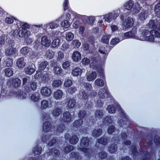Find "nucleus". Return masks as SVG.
Listing matches in <instances>:
<instances>
[{"mask_svg": "<svg viewBox=\"0 0 160 160\" xmlns=\"http://www.w3.org/2000/svg\"><path fill=\"white\" fill-rule=\"evenodd\" d=\"M62 84V82L60 80H56L54 81L52 83L53 87H58L61 86Z\"/></svg>", "mask_w": 160, "mask_h": 160, "instance_id": "nucleus-36", "label": "nucleus"}, {"mask_svg": "<svg viewBox=\"0 0 160 160\" xmlns=\"http://www.w3.org/2000/svg\"><path fill=\"white\" fill-rule=\"evenodd\" d=\"M41 150L42 149L41 147L37 146L34 148V152L35 154H39L41 153Z\"/></svg>", "mask_w": 160, "mask_h": 160, "instance_id": "nucleus-46", "label": "nucleus"}, {"mask_svg": "<svg viewBox=\"0 0 160 160\" xmlns=\"http://www.w3.org/2000/svg\"><path fill=\"white\" fill-rule=\"evenodd\" d=\"M95 83L96 85L101 87H102L104 84V82L102 80L99 79H96L95 82Z\"/></svg>", "mask_w": 160, "mask_h": 160, "instance_id": "nucleus-39", "label": "nucleus"}, {"mask_svg": "<svg viewBox=\"0 0 160 160\" xmlns=\"http://www.w3.org/2000/svg\"><path fill=\"white\" fill-rule=\"evenodd\" d=\"M50 123L49 122H45L43 125V128L44 131H47L50 130Z\"/></svg>", "mask_w": 160, "mask_h": 160, "instance_id": "nucleus-30", "label": "nucleus"}, {"mask_svg": "<svg viewBox=\"0 0 160 160\" xmlns=\"http://www.w3.org/2000/svg\"><path fill=\"white\" fill-rule=\"evenodd\" d=\"M99 156L101 158H104L107 157V155L105 152L102 151L99 153Z\"/></svg>", "mask_w": 160, "mask_h": 160, "instance_id": "nucleus-54", "label": "nucleus"}, {"mask_svg": "<svg viewBox=\"0 0 160 160\" xmlns=\"http://www.w3.org/2000/svg\"><path fill=\"white\" fill-rule=\"evenodd\" d=\"M154 11L158 15L159 14L160 11V3H158L154 7Z\"/></svg>", "mask_w": 160, "mask_h": 160, "instance_id": "nucleus-43", "label": "nucleus"}, {"mask_svg": "<svg viewBox=\"0 0 160 160\" xmlns=\"http://www.w3.org/2000/svg\"><path fill=\"white\" fill-rule=\"evenodd\" d=\"M119 12L118 11L109 12L102 16H97L99 19L98 23L100 25H103L107 26L106 23H110L113 22L118 16Z\"/></svg>", "mask_w": 160, "mask_h": 160, "instance_id": "nucleus-2", "label": "nucleus"}, {"mask_svg": "<svg viewBox=\"0 0 160 160\" xmlns=\"http://www.w3.org/2000/svg\"><path fill=\"white\" fill-rule=\"evenodd\" d=\"M82 20L84 23L92 25L95 21V17L92 16H85L83 17Z\"/></svg>", "mask_w": 160, "mask_h": 160, "instance_id": "nucleus-6", "label": "nucleus"}, {"mask_svg": "<svg viewBox=\"0 0 160 160\" xmlns=\"http://www.w3.org/2000/svg\"><path fill=\"white\" fill-rule=\"evenodd\" d=\"M62 92L60 90H58L54 92L53 96L55 99L59 100L62 98Z\"/></svg>", "mask_w": 160, "mask_h": 160, "instance_id": "nucleus-17", "label": "nucleus"}, {"mask_svg": "<svg viewBox=\"0 0 160 160\" xmlns=\"http://www.w3.org/2000/svg\"><path fill=\"white\" fill-rule=\"evenodd\" d=\"M47 65V62L46 61L40 62L39 63L38 69L40 70H43L46 68Z\"/></svg>", "mask_w": 160, "mask_h": 160, "instance_id": "nucleus-25", "label": "nucleus"}, {"mask_svg": "<svg viewBox=\"0 0 160 160\" xmlns=\"http://www.w3.org/2000/svg\"><path fill=\"white\" fill-rule=\"evenodd\" d=\"M75 88L74 87H72L68 88L67 90V92L69 93H72L75 91Z\"/></svg>", "mask_w": 160, "mask_h": 160, "instance_id": "nucleus-62", "label": "nucleus"}, {"mask_svg": "<svg viewBox=\"0 0 160 160\" xmlns=\"http://www.w3.org/2000/svg\"><path fill=\"white\" fill-rule=\"evenodd\" d=\"M75 101L74 99L70 100L68 103V105L69 108H72L74 106Z\"/></svg>", "mask_w": 160, "mask_h": 160, "instance_id": "nucleus-37", "label": "nucleus"}, {"mask_svg": "<svg viewBox=\"0 0 160 160\" xmlns=\"http://www.w3.org/2000/svg\"><path fill=\"white\" fill-rule=\"evenodd\" d=\"M37 82L35 81H31L30 82V87L33 90H35L37 88Z\"/></svg>", "mask_w": 160, "mask_h": 160, "instance_id": "nucleus-47", "label": "nucleus"}, {"mask_svg": "<svg viewBox=\"0 0 160 160\" xmlns=\"http://www.w3.org/2000/svg\"><path fill=\"white\" fill-rule=\"evenodd\" d=\"M99 143L102 144H105L107 143V140L106 138H102L98 140Z\"/></svg>", "mask_w": 160, "mask_h": 160, "instance_id": "nucleus-58", "label": "nucleus"}, {"mask_svg": "<svg viewBox=\"0 0 160 160\" xmlns=\"http://www.w3.org/2000/svg\"><path fill=\"white\" fill-rule=\"evenodd\" d=\"M5 22L8 24H11L13 22V19L12 17H7L6 18Z\"/></svg>", "mask_w": 160, "mask_h": 160, "instance_id": "nucleus-51", "label": "nucleus"}, {"mask_svg": "<svg viewBox=\"0 0 160 160\" xmlns=\"http://www.w3.org/2000/svg\"><path fill=\"white\" fill-rule=\"evenodd\" d=\"M31 99L34 102L38 101L40 98V95L38 93H35L32 94L31 96Z\"/></svg>", "mask_w": 160, "mask_h": 160, "instance_id": "nucleus-26", "label": "nucleus"}, {"mask_svg": "<svg viewBox=\"0 0 160 160\" xmlns=\"http://www.w3.org/2000/svg\"><path fill=\"white\" fill-rule=\"evenodd\" d=\"M72 82L71 80L67 79L64 82V84L65 86L67 87H69L72 84Z\"/></svg>", "mask_w": 160, "mask_h": 160, "instance_id": "nucleus-41", "label": "nucleus"}, {"mask_svg": "<svg viewBox=\"0 0 160 160\" xmlns=\"http://www.w3.org/2000/svg\"><path fill=\"white\" fill-rule=\"evenodd\" d=\"M88 138H82L81 141V145L82 148H80V150L85 153L88 152V149L87 148H84V147H87L88 145Z\"/></svg>", "mask_w": 160, "mask_h": 160, "instance_id": "nucleus-5", "label": "nucleus"}, {"mask_svg": "<svg viewBox=\"0 0 160 160\" xmlns=\"http://www.w3.org/2000/svg\"><path fill=\"white\" fill-rule=\"evenodd\" d=\"M111 28L112 31L113 32H114L118 31V28L117 26L113 24L111 26Z\"/></svg>", "mask_w": 160, "mask_h": 160, "instance_id": "nucleus-53", "label": "nucleus"}, {"mask_svg": "<svg viewBox=\"0 0 160 160\" xmlns=\"http://www.w3.org/2000/svg\"><path fill=\"white\" fill-rule=\"evenodd\" d=\"M78 141V139L76 136L72 137L70 140V142L72 144H76Z\"/></svg>", "mask_w": 160, "mask_h": 160, "instance_id": "nucleus-45", "label": "nucleus"}, {"mask_svg": "<svg viewBox=\"0 0 160 160\" xmlns=\"http://www.w3.org/2000/svg\"><path fill=\"white\" fill-rule=\"evenodd\" d=\"M4 72L5 74L8 77L12 76L13 74V71L11 68H7L6 69Z\"/></svg>", "mask_w": 160, "mask_h": 160, "instance_id": "nucleus-28", "label": "nucleus"}, {"mask_svg": "<svg viewBox=\"0 0 160 160\" xmlns=\"http://www.w3.org/2000/svg\"><path fill=\"white\" fill-rule=\"evenodd\" d=\"M18 32L17 30H15L13 32V35H17L18 34L19 37H23L25 39L28 38L31 35L30 31L27 29H21Z\"/></svg>", "mask_w": 160, "mask_h": 160, "instance_id": "nucleus-3", "label": "nucleus"}, {"mask_svg": "<svg viewBox=\"0 0 160 160\" xmlns=\"http://www.w3.org/2000/svg\"><path fill=\"white\" fill-rule=\"evenodd\" d=\"M75 14V12L72 11H70L66 14V18L68 19H70V16L72 15L73 16V15H74Z\"/></svg>", "mask_w": 160, "mask_h": 160, "instance_id": "nucleus-49", "label": "nucleus"}, {"mask_svg": "<svg viewBox=\"0 0 160 160\" xmlns=\"http://www.w3.org/2000/svg\"><path fill=\"white\" fill-rule=\"evenodd\" d=\"M109 150L110 153H113L117 150V147L115 145H112L109 148Z\"/></svg>", "mask_w": 160, "mask_h": 160, "instance_id": "nucleus-40", "label": "nucleus"}, {"mask_svg": "<svg viewBox=\"0 0 160 160\" xmlns=\"http://www.w3.org/2000/svg\"><path fill=\"white\" fill-rule=\"evenodd\" d=\"M62 27L64 28H68L71 25L70 22L67 20H63L61 24Z\"/></svg>", "mask_w": 160, "mask_h": 160, "instance_id": "nucleus-24", "label": "nucleus"}, {"mask_svg": "<svg viewBox=\"0 0 160 160\" xmlns=\"http://www.w3.org/2000/svg\"><path fill=\"white\" fill-rule=\"evenodd\" d=\"M82 72V70L81 68H76L72 70V74L74 76H78V75H80Z\"/></svg>", "mask_w": 160, "mask_h": 160, "instance_id": "nucleus-20", "label": "nucleus"}, {"mask_svg": "<svg viewBox=\"0 0 160 160\" xmlns=\"http://www.w3.org/2000/svg\"><path fill=\"white\" fill-rule=\"evenodd\" d=\"M107 110L108 112L111 113H113L115 112V110L113 105H110L107 108Z\"/></svg>", "mask_w": 160, "mask_h": 160, "instance_id": "nucleus-44", "label": "nucleus"}, {"mask_svg": "<svg viewBox=\"0 0 160 160\" xmlns=\"http://www.w3.org/2000/svg\"><path fill=\"white\" fill-rule=\"evenodd\" d=\"M80 25V23L78 21H75L72 25L73 27L75 28H77Z\"/></svg>", "mask_w": 160, "mask_h": 160, "instance_id": "nucleus-61", "label": "nucleus"}, {"mask_svg": "<svg viewBox=\"0 0 160 160\" xmlns=\"http://www.w3.org/2000/svg\"><path fill=\"white\" fill-rule=\"evenodd\" d=\"M8 44L10 48L7 50L6 51V53L7 55H12L13 54L17 53V51L16 49L12 48V47L14 45V43L13 41L12 40H10L8 42Z\"/></svg>", "mask_w": 160, "mask_h": 160, "instance_id": "nucleus-4", "label": "nucleus"}, {"mask_svg": "<svg viewBox=\"0 0 160 160\" xmlns=\"http://www.w3.org/2000/svg\"><path fill=\"white\" fill-rule=\"evenodd\" d=\"M95 114L96 117H97L98 118H101L103 116L102 112L100 110H98L96 112Z\"/></svg>", "mask_w": 160, "mask_h": 160, "instance_id": "nucleus-59", "label": "nucleus"}, {"mask_svg": "<svg viewBox=\"0 0 160 160\" xmlns=\"http://www.w3.org/2000/svg\"><path fill=\"white\" fill-rule=\"evenodd\" d=\"M149 25L150 28L153 29L149 32L144 28H142L140 29L138 35L137 36L136 35V31L135 30L130 32L129 33L131 34H129L130 37L142 41H154V36L158 38L160 37V34L157 31H160V22L156 19H152L149 22Z\"/></svg>", "mask_w": 160, "mask_h": 160, "instance_id": "nucleus-1", "label": "nucleus"}, {"mask_svg": "<svg viewBox=\"0 0 160 160\" xmlns=\"http://www.w3.org/2000/svg\"><path fill=\"white\" fill-rule=\"evenodd\" d=\"M73 149V146L72 145H70L66 147L64 150V152L65 153H68Z\"/></svg>", "mask_w": 160, "mask_h": 160, "instance_id": "nucleus-48", "label": "nucleus"}, {"mask_svg": "<svg viewBox=\"0 0 160 160\" xmlns=\"http://www.w3.org/2000/svg\"><path fill=\"white\" fill-rule=\"evenodd\" d=\"M60 42V40L58 38L54 39L52 43V46L53 48H57L59 46Z\"/></svg>", "mask_w": 160, "mask_h": 160, "instance_id": "nucleus-23", "label": "nucleus"}, {"mask_svg": "<svg viewBox=\"0 0 160 160\" xmlns=\"http://www.w3.org/2000/svg\"><path fill=\"white\" fill-rule=\"evenodd\" d=\"M74 37V34L72 33L69 32L66 35V39L68 41H71L73 39Z\"/></svg>", "mask_w": 160, "mask_h": 160, "instance_id": "nucleus-31", "label": "nucleus"}, {"mask_svg": "<svg viewBox=\"0 0 160 160\" xmlns=\"http://www.w3.org/2000/svg\"><path fill=\"white\" fill-rule=\"evenodd\" d=\"M109 95V92L106 88H103V90L100 91L98 93V95L100 98H103L105 96V95Z\"/></svg>", "mask_w": 160, "mask_h": 160, "instance_id": "nucleus-21", "label": "nucleus"}, {"mask_svg": "<svg viewBox=\"0 0 160 160\" xmlns=\"http://www.w3.org/2000/svg\"><path fill=\"white\" fill-rule=\"evenodd\" d=\"M63 17H64L63 16H62L59 18L58 20H56L53 22L49 23V28H48L52 29L58 28V26H59V22H58V20H62L63 19Z\"/></svg>", "mask_w": 160, "mask_h": 160, "instance_id": "nucleus-10", "label": "nucleus"}, {"mask_svg": "<svg viewBox=\"0 0 160 160\" xmlns=\"http://www.w3.org/2000/svg\"><path fill=\"white\" fill-rule=\"evenodd\" d=\"M32 49L28 47H24L21 49L20 52L23 55H28V53L31 54Z\"/></svg>", "mask_w": 160, "mask_h": 160, "instance_id": "nucleus-18", "label": "nucleus"}, {"mask_svg": "<svg viewBox=\"0 0 160 160\" xmlns=\"http://www.w3.org/2000/svg\"><path fill=\"white\" fill-rule=\"evenodd\" d=\"M51 89L47 87L42 88L41 90V94L42 96L46 97L50 96L51 94Z\"/></svg>", "mask_w": 160, "mask_h": 160, "instance_id": "nucleus-9", "label": "nucleus"}, {"mask_svg": "<svg viewBox=\"0 0 160 160\" xmlns=\"http://www.w3.org/2000/svg\"><path fill=\"white\" fill-rule=\"evenodd\" d=\"M9 82L12 83V85L15 87H18L21 85V80L18 78H16L14 79H9Z\"/></svg>", "mask_w": 160, "mask_h": 160, "instance_id": "nucleus-12", "label": "nucleus"}, {"mask_svg": "<svg viewBox=\"0 0 160 160\" xmlns=\"http://www.w3.org/2000/svg\"><path fill=\"white\" fill-rule=\"evenodd\" d=\"M134 21L132 18H128L123 23V25L124 26L123 28H131L133 25Z\"/></svg>", "mask_w": 160, "mask_h": 160, "instance_id": "nucleus-8", "label": "nucleus"}, {"mask_svg": "<svg viewBox=\"0 0 160 160\" xmlns=\"http://www.w3.org/2000/svg\"><path fill=\"white\" fill-rule=\"evenodd\" d=\"M51 43V40L47 36H44L42 38L41 44L42 46L46 47H48L50 45Z\"/></svg>", "mask_w": 160, "mask_h": 160, "instance_id": "nucleus-7", "label": "nucleus"}, {"mask_svg": "<svg viewBox=\"0 0 160 160\" xmlns=\"http://www.w3.org/2000/svg\"><path fill=\"white\" fill-rule=\"evenodd\" d=\"M90 62V60L87 58H84L82 61V63L84 65H88Z\"/></svg>", "mask_w": 160, "mask_h": 160, "instance_id": "nucleus-52", "label": "nucleus"}, {"mask_svg": "<svg viewBox=\"0 0 160 160\" xmlns=\"http://www.w3.org/2000/svg\"><path fill=\"white\" fill-rule=\"evenodd\" d=\"M97 69L98 72L100 74V75L101 76H103V71L102 68L101 67H98Z\"/></svg>", "mask_w": 160, "mask_h": 160, "instance_id": "nucleus-64", "label": "nucleus"}, {"mask_svg": "<svg viewBox=\"0 0 160 160\" xmlns=\"http://www.w3.org/2000/svg\"><path fill=\"white\" fill-rule=\"evenodd\" d=\"M69 66L70 63L68 61H66L62 64V67L63 69L68 68Z\"/></svg>", "mask_w": 160, "mask_h": 160, "instance_id": "nucleus-55", "label": "nucleus"}, {"mask_svg": "<svg viewBox=\"0 0 160 160\" xmlns=\"http://www.w3.org/2000/svg\"><path fill=\"white\" fill-rule=\"evenodd\" d=\"M97 75L95 72L89 73L87 75V79L88 81H92L96 77Z\"/></svg>", "mask_w": 160, "mask_h": 160, "instance_id": "nucleus-22", "label": "nucleus"}, {"mask_svg": "<svg viewBox=\"0 0 160 160\" xmlns=\"http://www.w3.org/2000/svg\"><path fill=\"white\" fill-rule=\"evenodd\" d=\"M26 64V62L24 61L23 58L19 59L17 62V65L19 68H22Z\"/></svg>", "mask_w": 160, "mask_h": 160, "instance_id": "nucleus-16", "label": "nucleus"}, {"mask_svg": "<svg viewBox=\"0 0 160 160\" xmlns=\"http://www.w3.org/2000/svg\"><path fill=\"white\" fill-rule=\"evenodd\" d=\"M82 122V121L81 119H79L78 120H77L74 122V125L75 126H78L81 125Z\"/></svg>", "mask_w": 160, "mask_h": 160, "instance_id": "nucleus-57", "label": "nucleus"}, {"mask_svg": "<svg viewBox=\"0 0 160 160\" xmlns=\"http://www.w3.org/2000/svg\"><path fill=\"white\" fill-rule=\"evenodd\" d=\"M61 113V110L58 108H55L52 112L53 115L55 117L58 116Z\"/></svg>", "mask_w": 160, "mask_h": 160, "instance_id": "nucleus-32", "label": "nucleus"}, {"mask_svg": "<svg viewBox=\"0 0 160 160\" xmlns=\"http://www.w3.org/2000/svg\"><path fill=\"white\" fill-rule=\"evenodd\" d=\"M53 71L55 74H58L62 72V69L60 67L58 66L57 65H56V66L53 69Z\"/></svg>", "mask_w": 160, "mask_h": 160, "instance_id": "nucleus-38", "label": "nucleus"}, {"mask_svg": "<svg viewBox=\"0 0 160 160\" xmlns=\"http://www.w3.org/2000/svg\"><path fill=\"white\" fill-rule=\"evenodd\" d=\"M19 97L21 99H24L26 98V93L23 92H20L19 93Z\"/></svg>", "mask_w": 160, "mask_h": 160, "instance_id": "nucleus-63", "label": "nucleus"}, {"mask_svg": "<svg viewBox=\"0 0 160 160\" xmlns=\"http://www.w3.org/2000/svg\"><path fill=\"white\" fill-rule=\"evenodd\" d=\"M41 108L43 109L47 108L48 106V101L45 100L42 101L41 102Z\"/></svg>", "mask_w": 160, "mask_h": 160, "instance_id": "nucleus-29", "label": "nucleus"}, {"mask_svg": "<svg viewBox=\"0 0 160 160\" xmlns=\"http://www.w3.org/2000/svg\"><path fill=\"white\" fill-rule=\"evenodd\" d=\"M133 5V2L130 0L126 2L124 4V8L128 10H131Z\"/></svg>", "mask_w": 160, "mask_h": 160, "instance_id": "nucleus-19", "label": "nucleus"}, {"mask_svg": "<svg viewBox=\"0 0 160 160\" xmlns=\"http://www.w3.org/2000/svg\"><path fill=\"white\" fill-rule=\"evenodd\" d=\"M63 120L66 122H69L72 120L71 115L69 112H65L63 114Z\"/></svg>", "mask_w": 160, "mask_h": 160, "instance_id": "nucleus-14", "label": "nucleus"}, {"mask_svg": "<svg viewBox=\"0 0 160 160\" xmlns=\"http://www.w3.org/2000/svg\"><path fill=\"white\" fill-rule=\"evenodd\" d=\"M45 55L49 58L51 59L54 56V52L51 50L47 51L46 52Z\"/></svg>", "mask_w": 160, "mask_h": 160, "instance_id": "nucleus-35", "label": "nucleus"}, {"mask_svg": "<svg viewBox=\"0 0 160 160\" xmlns=\"http://www.w3.org/2000/svg\"><path fill=\"white\" fill-rule=\"evenodd\" d=\"M148 12L147 10H142L138 15V19L141 21L145 20L147 18Z\"/></svg>", "mask_w": 160, "mask_h": 160, "instance_id": "nucleus-11", "label": "nucleus"}, {"mask_svg": "<svg viewBox=\"0 0 160 160\" xmlns=\"http://www.w3.org/2000/svg\"><path fill=\"white\" fill-rule=\"evenodd\" d=\"M81 54L78 51L74 52L72 54V58L75 62H78L81 60Z\"/></svg>", "mask_w": 160, "mask_h": 160, "instance_id": "nucleus-13", "label": "nucleus"}, {"mask_svg": "<svg viewBox=\"0 0 160 160\" xmlns=\"http://www.w3.org/2000/svg\"><path fill=\"white\" fill-rule=\"evenodd\" d=\"M119 39L118 38H115L112 39L110 42L111 44L114 45L119 42Z\"/></svg>", "mask_w": 160, "mask_h": 160, "instance_id": "nucleus-56", "label": "nucleus"}, {"mask_svg": "<svg viewBox=\"0 0 160 160\" xmlns=\"http://www.w3.org/2000/svg\"><path fill=\"white\" fill-rule=\"evenodd\" d=\"M6 64L7 66H10L12 64V59L8 58L6 60Z\"/></svg>", "mask_w": 160, "mask_h": 160, "instance_id": "nucleus-60", "label": "nucleus"}, {"mask_svg": "<svg viewBox=\"0 0 160 160\" xmlns=\"http://www.w3.org/2000/svg\"><path fill=\"white\" fill-rule=\"evenodd\" d=\"M110 37V36L109 35H107L103 36L101 40L102 42L106 43H108Z\"/></svg>", "mask_w": 160, "mask_h": 160, "instance_id": "nucleus-34", "label": "nucleus"}, {"mask_svg": "<svg viewBox=\"0 0 160 160\" xmlns=\"http://www.w3.org/2000/svg\"><path fill=\"white\" fill-rule=\"evenodd\" d=\"M140 2V0H139L137 4H135V5L133 6V9L132 10V12L133 13H138L140 8L143 6V5L139 4V3Z\"/></svg>", "mask_w": 160, "mask_h": 160, "instance_id": "nucleus-15", "label": "nucleus"}, {"mask_svg": "<svg viewBox=\"0 0 160 160\" xmlns=\"http://www.w3.org/2000/svg\"><path fill=\"white\" fill-rule=\"evenodd\" d=\"M72 44L74 48H78L80 46L81 43L79 40H74L72 41Z\"/></svg>", "mask_w": 160, "mask_h": 160, "instance_id": "nucleus-33", "label": "nucleus"}, {"mask_svg": "<svg viewBox=\"0 0 160 160\" xmlns=\"http://www.w3.org/2000/svg\"><path fill=\"white\" fill-rule=\"evenodd\" d=\"M63 9L64 11L67 10L69 7V2L68 0H65L63 4Z\"/></svg>", "mask_w": 160, "mask_h": 160, "instance_id": "nucleus-50", "label": "nucleus"}, {"mask_svg": "<svg viewBox=\"0 0 160 160\" xmlns=\"http://www.w3.org/2000/svg\"><path fill=\"white\" fill-rule=\"evenodd\" d=\"M102 132V130L100 129H96L92 132V134L94 136L98 137L99 136Z\"/></svg>", "mask_w": 160, "mask_h": 160, "instance_id": "nucleus-42", "label": "nucleus"}, {"mask_svg": "<svg viewBox=\"0 0 160 160\" xmlns=\"http://www.w3.org/2000/svg\"><path fill=\"white\" fill-rule=\"evenodd\" d=\"M35 70V69L32 67H29L25 69V72L26 73L29 75L32 74Z\"/></svg>", "mask_w": 160, "mask_h": 160, "instance_id": "nucleus-27", "label": "nucleus"}]
</instances>
